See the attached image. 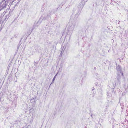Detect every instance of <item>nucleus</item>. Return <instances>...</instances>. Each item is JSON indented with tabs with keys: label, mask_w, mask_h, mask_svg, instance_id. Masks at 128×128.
Returning a JSON list of instances; mask_svg holds the SVG:
<instances>
[{
	"label": "nucleus",
	"mask_w": 128,
	"mask_h": 128,
	"mask_svg": "<svg viewBox=\"0 0 128 128\" xmlns=\"http://www.w3.org/2000/svg\"><path fill=\"white\" fill-rule=\"evenodd\" d=\"M84 1H82V2L78 4V13H76V14L75 16L74 17V20L77 19L78 16H79L80 11L83 8L84 5Z\"/></svg>",
	"instance_id": "nucleus-1"
},
{
	"label": "nucleus",
	"mask_w": 128,
	"mask_h": 128,
	"mask_svg": "<svg viewBox=\"0 0 128 128\" xmlns=\"http://www.w3.org/2000/svg\"><path fill=\"white\" fill-rule=\"evenodd\" d=\"M11 2V0H3L0 3V11L3 9L5 8L8 3Z\"/></svg>",
	"instance_id": "nucleus-2"
},
{
	"label": "nucleus",
	"mask_w": 128,
	"mask_h": 128,
	"mask_svg": "<svg viewBox=\"0 0 128 128\" xmlns=\"http://www.w3.org/2000/svg\"><path fill=\"white\" fill-rule=\"evenodd\" d=\"M108 86L109 87L111 88L112 90V91L114 89V86L115 85V84L114 82H113L112 81H111L108 83Z\"/></svg>",
	"instance_id": "nucleus-3"
},
{
	"label": "nucleus",
	"mask_w": 128,
	"mask_h": 128,
	"mask_svg": "<svg viewBox=\"0 0 128 128\" xmlns=\"http://www.w3.org/2000/svg\"><path fill=\"white\" fill-rule=\"evenodd\" d=\"M66 47L64 46L62 48V50L60 53V56H62V54L64 52H66V50H65Z\"/></svg>",
	"instance_id": "nucleus-4"
},
{
	"label": "nucleus",
	"mask_w": 128,
	"mask_h": 128,
	"mask_svg": "<svg viewBox=\"0 0 128 128\" xmlns=\"http://www.w3.org/2000/svg\"><path fill=\"white\" fill-rule=\"evenodd\" d=\"M78 22H74V23L72 24L73 27V30L74 29V28L76 27L78 25Z\"/></svg>",
	"instance_id": "nucleus-5"
},
{
	"label": "nucleus",
	"mask_w": 128,
	"mask_h": 128,
	"mask_svg": "<svg viewBox=\"0 0 128 128\" xmlns=\"http://www.w3.org/2000/svg\"><path fill=\"white\" fill-rule=\"evenodd\" d=\"M116 69L118 71L120 72L122 71L121 66L119 65H118V66H117Z\"/></svg>",
	"instance_id": "nucleus-6"
},
{
	"label": "nucleus",
	"mask_w": 128,
	"mask_h": 128,
	"mask_svg": "<svg viewBox=\"0 0 128 128\" xmlns=\"http://www.w3.org/2000/svg\"><path fill=\"white\" fill-rule=\"evenodd\" d=\"M99 2L97 3V2L96 3V4L97 6H99L101 4H102V2L104 1V0H99Z\"/></svg>",
	"instance_id": "nucleus-7"
},
{
	"label": "nucleus",
	"mask_w": 128,
	"mask_h": 128,
	"mask_svg": "<svg viewBox=\"0 0 128 128\" xmlns=\"http://www.w3.org/2000/svg\"><path fill=\"white\" fill-rule=\"evenodd\" d=\"M35 28V27H34V26H33V28H32V29H30V30L29 31H28V33H29V34L30 35V33H31V32H32V30H33Z\"/></svg>",
	"instance_id": "nucleus-8"
},
{
	"label": "nucleus",
	"mask_w": 128,
	"mask_h": 128,
	"mask_svg": "<svg viewBox=\"0 0 128 128\" xmlns=\"http://www.w3.org/2000/svg\"><path fill=\"white\" fill-rule=\"evenodd\" d=\"M58 74V73H57L56 75H55V76H54L53 79H52V82H53L54 81V80H55V78H56V76Z\"/></svg>",
	"instance_id": "nucleus-9"
},
{
	"label": "nucleus",
	"mask_w": 128,
	"mask_h": 128,
	"mask_svg": "<svg viewBox=\"0 0 128 128\" xmlns=\"http://www.w3.org/2000/svg\"><path fill=\"white\" fill-rule=\"evenodd\" d=\"M120 78H121V77H120V76H119V75H118V76L117 78V79L118 80H120Z\"/></svg>",
	"instance_id": "nucleus-10"
},
{
	"label": "nucleus",
	"mask_w": 128,
	"mask_h": 128,
	"mask_svg": "<svg viewBox=\"0 0 128 128\" xmlns=\"http://www.w3.org/2000/svg\"><path fill=\"white\" fill-rule=\"evenodd\" d=\"M30 100L31 101H32V102H34V101H35L34 98H32V99H31Z\"/></svg>",
	"instance_id": "nucleus-11"
},
{
	"label": "nucleus",
	"mask_w": 128,
	"mask_h": 128,
	"mask_svg": "<svg viewBox=\"0 0 128 128\" xmlns=\"http://www.w3.org/2000/svg\"><path fill=\"white\" fill-rule=\"evenodd\" d=\"M120 105L121 106H122L121 107V108L122 109H123L124 108L123 107V106H124L123 105V104L122 103H120Z\"/></svg>",
	"instance_id": "nucleus-12"
},
{
	"label": "nucleus",
	"mask_w": 128,
	"mask_h": 128,
	"mask_svg": "<svg viewBox=\"0 0 128 128\" xmlns=\"http://www.w3.org/2000/svg\"><path fill=\"white\" fill-rule=\"evenodd\" d=\"M6 18H5V20H6V19H8V18H9V16L8 15H6Z\"/></svg>",
	"instance_id": "nucleus-13"
},
{
	"label": "nucleus",
	"mask_w": 128,
	"mask_h": 128,
	"mask_svg": "<svg viewBox=\"0 0 128 128\" xmlns=\"http://www.w3.org/2000/svg\"><path fill=\"white\" fill-rule=\"evenodd\" d=\"M88 0H82V1H84V4H85V2H86Z\"/></svg>",
	"instance_id": "nucleus-14"
},
{
	"label": "nucleus",
	"mask_w": 128,
	"mask_h": 128,
	"mask_svg": "<svg viewBox=\"0 0 128 128\" xmlns=\"http://www.w3.org/2000/svg\"><path fill=\"white\" fill-rule=\"evenodd\" d=\"M120 72V73L122 75V76H123V72H122L121 71Z\"/></svg>",
	"instance_id": "nucleus-15"
},
{
	"label": "nucleus",
	"mask_w": 128,
	"mask_h": 128,
	"mask_svg": "<svg viewBox=\"0 0 128 128\" xmlns=\"http://www.w3.org/2000/svg\"><path fill=\"white\" fill-rule=\"evenodd\" d=\"M14 8H13V9L12 10V9L10 10V12H12V11L14 9Z\"/></svg>",
	"instance_id": "nucleus-16"
},
{
	"label": "nucleus",
	"mask_w": 128,
	"mask_h": 128,
	"mask_svg": "<svg viewBox=\"0 0 128 128\" xmlns=\"http://www.w3.org/2000/svg\"><path fill=\"white\" fill-rule=\"evenodd\" d=\"M94 88H92V91L93 90H94Z\"/></svg>",
	"instance_id": "nucleus-17"
},
{
	"label": "nucleus",
	"mask_w": 128,
	"mask_h": 128,
	"mask_svg": "<svg viewBox=\"0 0 128 128\" xmlns=\"http://www.w3.org/2000/svg\"><path fill=\"white\" fill-rule=\"evenodd\" d=\"M10 8H8L6 10H8L9 9H10Z\"/></svg>",
	"instance_id": "nucleus-18"
},
{
	"label": "nucleus",
	"mask_w": 128,
	"mask_h": 128,
	"mask_svg": "<svg viewBox=\"0 0 128 128\" xmlns=\"http://www.w3.org/2000/svg\"><path fill=\"white\" fill-rule=\"evenodd\" d=\"M94 69L95 70H96V67H94Z\"/></svg>",
	"instance_id": "nucleus-19"
},
{
	"label": "nucleus",
	"mask_w": 128,
	"mask_h": 128,
	"mask_svg": "<svg viewBox=\"0 0 128 128\" xmlns=\"http://www.w3.org/2000/svg\"><path fill=\"white\" fill-rule=\"evenodd\" d=\"M19 47L18 46V47H17V49L18 50L19 49Z\"/></svg>",
	"instance_id": "nucleus-20"
},
{
	"label": "nucleus",
	"mask_w": 128,
	"mask_h": 128,
	"mask_svg": "<svg viewBox=\"0 0 128 128\" xmlns=\"http://www.w3.org/2000/svg\"><path fill=\"white\" fill-rule=\"evenodd\" d=\"M20 44H18V46L19 47L20 46Z\"/></svg>",
	"instance_id": "nucleus-21"
},
{
	"label": "nucleus",
	"mask_w": 128,
	"mask_h": 128,
	"mask_svg": "<svg viewBox=\"0 0 128 128\" xmlns=\"http://www.w3.org/2000/svg\"><path fill=\"white\" fill-rule=\"evenodd\" d=\"M70 32L69 29L68 30V33Z\"/></svg>",
	"instance_id": "nucleus-22"
},
{
	"label": "nucleus",
	"mask_w": 128,
	"mask_h": 128,
	"mask_svg": "<svg viewBox=\"0 0 128 128\" xmlns=\"http://www.w3.org/2000/svg\"><path fill=\"white\" fill-rule=\"evenodd\" d=\"M120 23V22H118V24H119Z\"/></svg>",
	"instance_id": "nucleus-23"
},
{
	"label": "nucleus",
	"mask_w": 128,
	"mask_h": 128,
	"mask_svg": "<svg viewBox=\"0 0 128 128\" xmlns=\"http://www.w3.org/2000/svg\"><path fill=\"white\" fill-rule=\"evenodd\" d=\"M92 96H93V97H94V95H92Z\"/></svg>",
	"instance_id": "nucleus-24"
},
{
	"label": "nucleus",
	"mask_w": 128,
	"mask_h": 128,
	"mask_svg": "<svg viewBox=\"0 0 128 128\" xmlns=\"http://www.w3.org/2000/svg\"><path fill=\"white\" fill-rule=\"evenodd\" d=\"M111 0V1L112 2V0Z\"/></svg>",
	"instance_id": "nucleus-25"
},
{
	"label": "nucleus",
	"mask_w": 128,
	"mask_h": 128,
	"mask_svg": "<svg viewBox=\"0 0 128 128\" xmlns=\"http://www.w3.org/2000/svg\"><path fill=\"white\" fill-rule=\"evenodd\" d=\"M91 116H92V115H91Z\"/></svg>",
	"instance_id": "nucleus-26"
},
{
	"label": "nucleus",
	"mask_w": 128,
	"mask_h": 128,
	"mask_svg": "<svg viewBox=\"0 0 128 128\" xmlns=\"http://www.w3.org/2000/svg\"><path fill=\"white\" fill-rule=\"evenodd\" d=\"M86 128H87L86 127Z\"/></svg>",
	"instance_id": "nucleus-27"
}]
</instances>
